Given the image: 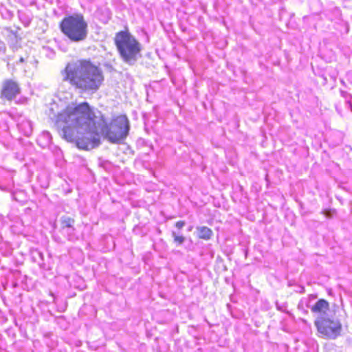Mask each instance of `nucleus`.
I'll return each instance as SVG.
<instances>
[{
	"label": "nucleus",
	"instance_id": "obj_1",
	"mask_svg": "<svg viewBox=\"0 0 352 352\" xmlns=\"http://www.w3.org/2000/svg\"><path fill=\"white\" fill-rule=\"evenodd\" d=\"M96 116L87 102L68 105L58 113L57 124L63 127L67 139L76 138L77 146L91 149L100 144L101 133L112 143H118L128 135L129 122L126 116H119L108 126L102 122L96 125Z\"/></svg>",
	"mask_w": 352,
	"mask_h": 352
},
{
	"label": "nucleus",
	"instance_id": "obj_5",
	"mask_svg": "<svg viewBox=\"0 0 352 352\" xmlns=\"http://www.w3.org/2000/svg\"><path fill=\"white\" fill-rule=\"evenodd\" d=\"M315 324L320 333L331 339H336L342 331L340 320L334 318L332 314L326 318H317Z\"/></svg>",
	"mask_w": 352,
	"mask_h": 352
},
{
	"label": "nucleus",
	"instance_id": "obj_3",
	"mask_svg": "<svg viewBox=\"0 0 352 352\" xmlns=\"http://www.w3.org/2000/svg\"><path fill=\"white\" fill-rule=\"evenodd\" d=\"M114 43L120 58L124 63L134 65L141 56V44L128 31L117 32L114 37Z\"/></svg>",
	"mask_w": 352,
	"mask_h": 352
},
{
	"label": "nucleus",
	"instance_id": "obj_15",
	"mask_svg": "<svg viewBox=\"0 0 352 352\" xmlns=\"http://www.w3.org/2000/svg\"><path fill=\"white\" fill-rule=\"evenodd\" d=\"M33 254L34 258L37 256L41 258V261H43V254L41 252L35 250Z\"/></svg>",
	"mask_w": 352,
	"mask_h": 352
},
{
	"label": "nucleus",
	"instance_id": "obj_4",
	"mask_svg": "<svg viewBox=\"0 0 352 352\" xmlns=\"http://www.w3.org/2000/svg\"><path fill=\"white\" fill-rule=\"evenodd\" d=\"M61 32L70 41L81 42L88 34V25L81 14H74L63 18L60 23Z\"/></svg>",
	"mask_w": 352,
	"mask_h": 352
},
{
	"label": "nucleus",
	"instance_id": "obj_11",
	"mask_svg": "<svg viewBox=\"0 0 352 352\" xmlns=\"http://www.w3.org/2000/svg\"><path fill=\"white\" fill-rule=\"evenodd\" d=\"M341 96L345 99L346 100V107L350 109L352 111V103L351 102V96L347 92L341 91Z\"/></svg>",
	"mask_w": 352,
	"mask_h": 352
},
{
	"label": "nucleus",
	"instance_id": "obj_2",
	"mask_svg": "<svg viewBox=\"0 0 352 352\" xmlns=\"http://www.w3.org/2000/svg\"><path fill=\"white\" fill-rule=\"evenodd\" d=\"M63 80L82 92L96 93L103 84L102 69L89 59H78L66 65Z\"/></svg>",
	"mask_w": 352,
	"mask_h": 352
},
{
	"label": "nucleus",
	"instance_id": "obj_17",
	"mask_svg": "<svg viewBox=\"0 0 352 352\" xmlns=\"http://www.w3.org/2000/svg\"><path fill=\"white\" fill-rule=\"evenodd\" d=\"M6 50V45L3 42L0 41V54L1 53H5Z\"/></svg>",
	"mask_w": 352,
	"mask_h": 352
},
{
	"label": "nucleus",
	"instance_id": "obj_18",
	"mask_svg": "<svg viewBox=\"0 0 352 352\" xmlns=\"http://www.w3.org/2000/svg\"><path fill=\"white\" fill-rule=\"evenodd\" d=\"M23 62H24V59H23V58H22V57H21V58L19 59V63H23Z\"/></svg>",
	"mask_w": 352,
	"mask_h": 352
},
{
	"label": "nucleus",
	"instance_id": "obj_7",
	"mask_svg": "<svg viewBox=\"0 0 352 352\" xmlns=\"http://www.w3.org/2000/svg\"><path fill=\"white\" fill-rule=\"evenodd\" d=\"M311 310L313 313L318 314L317 318H326L331 315L329 304L324 299H320L318 300L316 303L312 306Z\"/></svg>",
	"mask_w": 352,
	"mask_h": 352
},
{
	"label": "nucleus",
	"instance_id": "obj_14",
	"mask_svg": "<svg viewBox=\"0 0 352 352\" xmlns=\"http://www.w3.org/2000/svg\"><path fill=\"white\" fill-rule=\"evenodd\" d=\"M41 138H44L47 141V143H49L51 140V135L49 132H44Z\"/></svg>",
	"mask_w": 352,
	"mask_h": 352
},
{
	"label": "nucleus",
	"instance_id": "obj_16",
	"mask_svg": "<svg viewBox=\"0 0 352 352\" xmlns=\"http://www.w3.org/2000/svg\"><path fill=\"white\" fill-rule=\"evenodd\" d=\"M184 226H185V222L183 221H177L175 223V227L177 228L178 229H182Z\"/></svg>",
	"mask_w": 352,
	"mask_h": 352
},
{
	"label": "nucleus",
	"instance_id": "obj_8",
	"mask_svg": "<svg viewBox=\"0 0 352 352\" xmlns=\"http://www.w3.org/2000/svg\"><path fill=\"white\" fill-rule=\"evenodd\" d=\"M19 130L25 136H30L32 132V122L25 118H21L17 123Z\"/></svg>",
	"mask_w": 352,
	"mask_h": 352
},
{
	"label": "nucleus",
	"instance_id": "obj_12",
	"mask_svg": "<svg viewBox=\"0 0 352 352\" xmlns=\"http://www.w3.org/2000/svg\"><path fill=\"white\" fill-rule=\"evenodd\" d=\"M172 236L174 238L175 243H176L177 245H182L185 241L184 236H178L174 231L172 232Z\"/></svg>",
	"mask_w": 352,
	"mask_h": 352
},
{
	"label": "nucleus",
	"instance_id": "obj_6",
	"mask_svg": "<svg viewBox=\"0 0 352 352\" xmlns=\"http://www.w3.org/2000/svg\"><path fill=\"white\" fill-rule=\"evenodd\" d=\"M21 93V88L17 82L12 79H6L2 83L1 98L8 100H13Z\"/></svg>",
	"mask_w": 352,
	"mask_h": 352
},
{
	"label": "nucleus",
	"instance_id": "obj_13",
	"mask_svg": "<svg viewBox=\"0 0 352 352\" xmlns=\"http://www.w3.org/2000/svg\"><path fill=\"white\" fill-rule=\"evenodd\" d=\"M74 230H65L64 232L67 234L68 240L69 241H74L76 239V237L74 233Z\"/></svg>",
	"mask_w": 352,
	"mask_h": 352
},
{
	"label": "nucleus",
	"instance_id": "obj_9",
	"mask_svg": "<svg viewBox=\"0 0 352 352\" xmlns=\"http://www.w3.org/2000/svg\"><path fill=\"white\" fill-rule=\"evenodd\" d=\"M60 221L61 228L63 230H74V228L73 227L74 223V220L72 218L65 215V216L61 217Z\"/></svg>",
	"mask_w": 352,
	"mask_h": 352
},
{
	"label": "nucleus",
	"instance_id": "obj_10",
	"mask_svg": "<svg viewBox=\"0 0 352 352\" xmlns=\"http://www.w3.org/2000/svg\"><path fill=\"white\" fill-rule=\"evenodd\" d=\"M197 230L199 238L204 240H209L212 235V230L206 226H199L197 228Z\"/></svg>",
	"mask_w": 352,
	"mask_h": 352
}]
</instances>
